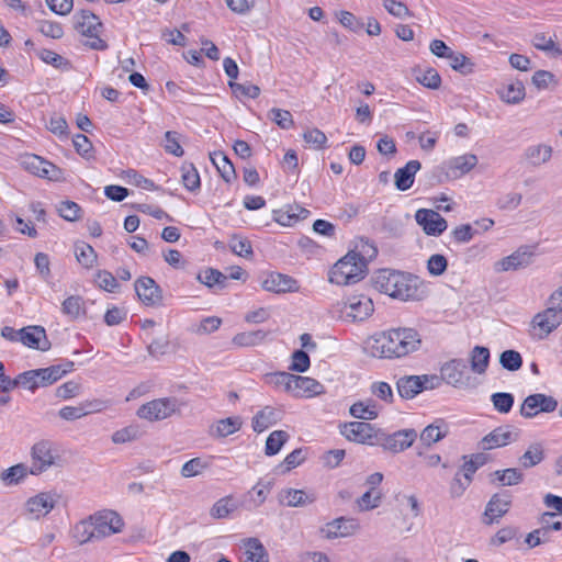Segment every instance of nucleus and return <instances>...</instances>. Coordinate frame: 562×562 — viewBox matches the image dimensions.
Listing matches in <instances>:
<instances>
[{
	"label": "nucleus",
	"mask_w": 562,
	"mask_h": 562,
	"mask_svg": "<svg viewBox=\"0 0 562 562\" xmlns=\"http://www.w3.org/2000/svg\"><path fill=\"white\" fill-rule=\"evenodd\" d=\"M422 335L413 327H397L372 334L364 341V351L378 359H401L422 348Z\"/></svg>",
	"instance_id": "nucleus-1"
},
{
	"label": "nucleus",
	"mask_w": 562,
	"mask_h": 562,
	"mask_svg": "<svg viewBox=\"0 0 562 562\" xmlns=\"http://www.w3.org/2000/svg\"><path fill=\"white\" fill-rule=\"evenodd\" d=\"M378 254L375 246L361 239L355 249L348 251L329 271V282L337 285H349L362 280L367 273L368 261Z\"/></svg>",
	"instance_id": "nucleus-2"
},
{
	"label": "nucleus",
	"mask_w": 562,
	"mask_h": 562,
	"mask_svg": "<svg viewBox=\"0 0 562 562\" xmlns=\"http://www.w3.org/2000/svg\"><path fill=\"white\" fill-rule=\"evenodd\" d=\"M418 279L409 273L380 269L372 276V284L379 292L402 301L414 300L418 295Z\"/></svg>",
	"instance_id": "nucleus-3"
},
{
	"label": "nucleus",
	"mask_w": 562,
	"mask_h": 562,
	"mask_svg": "<svg viewBox=\"0 0 562 562\" xmlns=\"http://www.w3.org/2000/svg\"><path fill=\"white\" fill-rule=\"evenodd\" d=\"M374 311L373 302L363 294H355L336 302L330 307L333 317L348 323L363 322Z\"/></svg>",
	"instance_id": "nucleus-4"
},
{
	"label": "nucleus",
	"mask_w": 562,
	"mask_h": 562,
	"mask_svg": "<svg viewBox=\"0 0 562 562\" xmlns=\"http://www.w3.org/2000/svg\"><path fill=\"white\" fill-rule=\"evenodd\" d=\"M74 26L87 40L85 45L91 49L103 50L108 47L105 41L100 37L102 23L100 19L89 10H81L74 15Z\"/></svg>",
	"instance_id": "nucleus-5"
},
{
	"label": "nucleus",
	"mask_w": 562,
	"mask_h": 562,
	"mask_svg": "<svg viewBox=\"0 0 562 562\" xmlns=\"http://www.w3.org/2000/svg\"><path fill=\"white\" fill-rule=\"evenodd\" d=\"M179 411L178 400L175 397H161L143 404L137 409V416L149 422L166 419Z\"/></svg>",
	"instance_id": "nucleus-6"
},
{
	"label": "nucleus",
	"mask_w": 562,
	"mask_h": 562,
	"mask_svg": "<svg viewBox=\"0 0 562 562\" xmlns=\"http://www.w3.org/2000/svg\"><path fill=\"white\" fill-rule=\"evenodd\" d=\"M379 429L374 425L366 422H350L341 426V435L349 441L376 446Z\"/></svg>",
	"instance_id": "nucleus-7"
},
{
	"label": "nucleus",
	"mask_w": 562,
	"mask_h": 562,
	"mask_svg": "<svg viewBox=\"0 0 562 562\" xmlns=\"http://www.w3.org/2000/svg\"><path fill=\"white\" fill-rule=\"evenodd\" d=\"M417 438L415 429H402L393 434H386L379 429L376 446L392 453H398L408 449Z\"/></svg>",
	"instance_id": "nucleus-8"
},
{
	"label": "nucleus",
	"mask_w": 562,
	"mask_h": 562,
	"mask_svg": "<svg viewBox=\"0 0 562 562\" xmlns=\"http://www.w3.org/2000/svg\"><path fill=\"white\" fill-rule=\"evenodd\" d=\"M98 540L122 531L124 522L113 510H102L90 516Z\"/></svg>",
	"instance_id": "nucleus-9"
},
{
	"label": "nucleus",
	"mask_w": 562,
	"mask_h": 562,
	"mask_svg": "<svg viewBox=\"0 0 562 562\" xmlns=\"http://www.w3.org/2000/svg\"><path fill=\"white\" fill-rule=\"evenodd\" d=\"M558 408V401L543 393L528 395L521 406L520 415L525 418H533L539 413H552Z\"/></svg>",
	"instance_id": "nucleus-10"
},
{
	"label": "nucleus",
	"mask_w": 562,
	"mask_h": 562,
	"mask_svg": "<svg viewBox=\"0 0 562 562\" xmlns=\"http://www.w3.org/2000/svg\"><path fill=\"white\" fill-rule=\"evenodd\" d=\"M535 249L531 246H521L513 254L494 263L496 272L516 271L532 263Z\"/></svg>",
	"instance_id": "nucleus-11"
},
{
	"label": "nucleus",
	"mask_w": 562,
	"mask_h": 562,
	"mask_svg": "<svg viewBox=\"0 0 562 562\" xmlns=\"http://www.w3.org/2000/svg\"><path fill=\"white\" fill-rule=\"evenodd\" d=\"M442 379L450 385L458 389L473 386L472 378L463 360H452L441 368Z\"/></svg>",
	"instance_id": "nucleus-12"
},
{
	"label": "nucleus",
	"mask_w": 562,
	"mask_h": 562,
	"mask_svg": "<svg viewBox=\"0 0 562 562\" xmlns=\"http://www.w3.org/2000/svg\"><path fill=\"white\" fill-rule=\"evenodd\" d=\"M477 161L474 154H464L446 160L441 165V170L448 179L457 180L469 173L477 165Z\"/></svg>",
	"instance_id": "nucleus-13"
},
{
	"label": "nucleus",
	"mask_w": 562,
	"mask_h": 562,
	"mask_svg": "<svg viewBox=\"0 0 562 562\" xmlns=\"http://www.w3.org/2000/svg\"><path fill=\"white\" fill-rule=\"evenodd\" d=\"M561 323L562 312L552 304L542 312L537 313L531 321L533 329H538L540 331L541 338L555 330Z\"/></svg>",
	"instance_id": "nucleus-14"
},
{
	"label": "nucleus",
	"mask_w": 562,
	"mask_h": 562,
	"mask_svg": "<svg viewBox=\"0 0 562 562\" xmlns=\"http://www.w3.org/2000/svg\"><path fill=\"white\" fill-rule=\"evenodd\" d=\"M415 220L429 236H439L448 227L447 221L438 212L429 209H419L415 213Z\"/></svg>",
	"instance_id": "nucleus-15"
},
{
	"label": "nucleus",
	"mask_w": 562,
	"mask_h": 562,
	"mask_svg": "<svg viewBox=\"0 0 562 562\" xmlns=\"http://www.w3.org/2000/svg\"><path fill=\"white\" fill-rule=\"evenodd\" d=\"M360 528L359 522L355 518L339 517L321 528V533L326 539H337L352 536Z\"/></svg>",
	"instance_id": "nucleus-16"
},
{
	"label": "nucleus",
	"mask_w": 562,
	"mask_h": 562,
	"mask_svg": "<svg viewBox=\"0 0 562 562\" xmlns=\"http://www.w3.org/2000/svg\"><path fill=\"white\" fill-rule=\"evenodd\" d=\"M22 165L31 173L49 180H58L61 173L59 168L37 155L24 156Z\"/></svg>",
	"instance_id": "nucleus-17"
},
{
	"label": "nucleus",
	"mask_w": 562,
	"mask_h": 562,
	"mask_svg": "<svg viewBox=\"0 0 562 562\" xmlns=\"http://www.w3.org/2000/svg\"><path fill=\"white\" fill-rule=\"evenodd\" d=\"M432 375H405L397 380L396 387L402 398L411 400L427 389V383L436 380Z\"/></svg>",
	"instance_id": "nucleus-18"
},
{
	"label": "nucleus",
	"mask_w": 562,
	"mask_h": 562,
	"mask_svg": "<svg viewBox=\"0 0 562 562\" xmlns=\"http://www.w3.org/2000/svg\"><path fill=\"white\" fill-rule=\"evenodd\" d=\"M512 505L510 496L507 493L494 494L486 504L484 512V524L492 525L505 516Z\"/></svg>",
	"instance_id": "nucleus-19"
},
{
	"label": "nucleus",
	"mask_w": 562,
	"mask_h": 562,
	"mask_svg": "<svg viewBox=\"0 0 562 562\" xmlns=\"http://www.w3.org/2000/svg\"><path fill=\"white\" fill-rule=\"evenodd\" d=\"M31 456L32 465L30 468V474L37 475L54 464L55 458L48 441L36 442L32 447Z\"/></svg>",
	"instance_id": "nucleus-20"
},
{
	"label": "nucleus",
	"mask_w": 562,
	"mask_h": 562,
	"mask_svg": "<svg viewBox=\"0 0 562 562\" xmlns=\"http://www.w3.org/2000/svg\"><path fill=\"white\" fill-rule=\"evenodd\" d=\"M261 286L263 290L273 293L297 292L300 289L294 278L279 272L268 273L262 279Z\"/></svg>",
	"instance_id": "nucleus-21"
},
{
	"label": "nucleus",
	"mask_w": 562,
	"mask_h": 562,
	"mask_svg": "<svg viewBox=\"0 0 562 562\" xmlns=\"http://www.w3.org/2000/svg\"><path fill=\"white\" fill-rule=\"evenodd\" d=\"M55 504L56 499L53 494L42 492L26 501L25 512L31 518L38 519L49 514Z\"/></svg>",
	"instance_id": "nucleus-22"
},
{
	"label": "nucleus",
	"mask_w": 562,
	"mask_h": 562,
	"mask_svg": "<svg viewBox=\"0 0 562 562\" xmlns=\"http://www.w3.org/2000/svg\"><path fill=\"white\" fill-rule=\"evenodd\" d=\"M138 299L146 305H155L161 299L159 285L150 277H142L135 281Z\"/></svg>",
	"instance_id": "nucleus-23"
},
{
	"label": "nucleus",
	"mask_w": 562,
	"mask_h": 562,
	"mask_svg": "<svg viewBox=\"0 0 562 562\" xmlns=\"http://www.w3.org/2000/svg\"><path fill=\"white\" fill-rule=\"evenodd\" d=\"M517 438L518 434L513 431L509 426H502L487 434L482 439L481 445L484 450H491L507 446L516 441Z\"/></svg>",
	"instance_id": "nucleus-24"
},
{
	"label": "nucleus",
	"mask_w": 562,
	"mask_h": 562,
	"mask_svg": "<svg viewBox=\"0 0 562 562\" xmlns=\"http://www.w3.org/2000/svg\"><path fill=\"white\" fill-rule=\"evenodd\" d=\"M20 341L29 348L42 351H46L50 347L46 331L41 326H27L22 328Z\"/></svg>",
	"instance_id": "nucleus-25"
},
{
	"label": "nucleus",
	"mask_w": 562,
	"mask_h": 562,
	"mask_svg": "<svg viewBox=\"0 0 562 562\" xmlns=\"http://www.w3.org/2000/svg\"><path fill=\"white\" fill-rule=\"evenodd\" d=\"M74 370V362L66 361L64 363L54 364L47 368L36 369L38 374V383L40 387L48 386L59 379H61L67 373Z\"/></svg>",
	"instance_id": "nucleus-26"
},
{
	"label": "nucleus",
	"mask_w": 562,
	"mask_h": 562,
	"mask_svg": "<svg viewBox=\"0 0 562 562\" xmlns=\"http://www.w3.org/2000/svg\"><path fill=\"white\" fill-rule=\"evenodd\" d=\"M281 416L282 413L280 409L271 406H265L252 417L251 426L254 431H265L269 427L276 425L281 419Z\"/></svg>",
	"instance_id": "nucleus-27"
},
{
	"label": "nucleus",
	"mask_w": 562,
	"mask_h": 562,
	"mask_svg": "<svg viewBox=\"0 0 562 562\" xmlns=\"http://www.w3.org/2000/svg\"><path fill=\"white\" fill-rule=\"evenodd\" d=\"M323 385L310 376L294 375L293 397H312L323 393Z\"/></svg>",
	"instance_id": "nucleus-28"
},
{
	"label": "nucleus",
	"mask_w": 562,
	"mask_h": 562,
	"mask_svg": "<svg viewBox=\"0 0 562 562\" xmlns=\"http://www.w3.org/2000/svg\"><path fill=\"white\" fill-rule=\"evenodd\" d=\"M422 165L418 160H409L404 167L398 168L394 175L395 186L400 191L408 190L415 179V175Z\"/></svg>",
	"instance_id": "nucleus-29"
},
{
	"label": "nucleus",
	"mask_w": 562,
	"mask_h": 562,
	"mask_svg": "<svg viewBox=\"0 0 562 562\" xmlns=\"http://www.w3.org/2000/svg\"><path fill=\"white\" fill-rule=\"evenodd\" d=\"M279 501L281 504L289 507H302L312 504L315 497L302 490L285 488L280 492Z\"/></svg>",
	"instance_id": "nucleus-30"
},
{
	"label": "nucleus",
	"mask_w": 562,
	"mask_h": 562,
	"mask_svg": "<svg viewBox=\"0 0 562 562\" xmlns=\"http://www.w3.org/2000/svg\"><path fill=\"white\" fill-rule=\"evenodd\" d=\"M243 548L245 549V557L241 562H268V553L263 544L257 538L244 539Z\"/></svg>",
	"instance_id": "nucleus-31"
},
{
	"label": "nucleus",
	"mask_w": 562,
	"mask_h": 562,
	"mask_svg": "<svg viewBox=\"0 0 562 562\" xmlns=\"http://www.w3.org/2000/svg\"><path fill=\"white\" fill-rule=\"evenodd\" d=\"M349 412L357 419L372 420L379 416L380 406L373 400L359 401L350 406Z\"/></svg>",
	"instance_id": "nucleus-32"
},
{
	"label": "nucleus",
	"mask_w": 562,
	"mask_h": 562,
	"mask_svg": "<svg viewBox=\"0 0 562 562\" xmlns=\"http://www.w3.org/2000/svg\"><path fill=\"white\" fill-rule=\"evenodd\" d=\"M448 431V425L442 419H438L422 431L420 441L426 446H431L445 438Z\"/></svg>",
	"instance_id": "nucleus-33"
},
{
	"label": "nucleus",
	"mask_w": 562,
	"mask_h": 562,
	"mask_svg": "<svg viewBox=\"0 0 562 562\" xmlns=\"http://www.w3.org/2000/svg\"><path fill=\"white\" fill-rule=\"evenodd\" d=\"M310 211L300 205H290L285 211L276 213L274 220L282 226H293L300 220H305Z\"/></svg>",
	"instance_id": "nucleus-34"
},
{
	"label": "nucleus",
	"mask_w": 562,
	"mask_h": 562,
	"mask_svg": "<svg viewBox=\"0 0 562 562\" xmlns=\"http://www.w3.org/2000/svg\"><path fill=\"white\" fill-rule=\"evenodd\" d=\"M238 501L233 495H227L214 503L210 515L214 519L227 518L232 513L239 508Z\"/></svg>",
	"instance_id": "nucleus-35"
},
{
	"label": "nucleus",
	"mask_w": 562,
	"mask_h": 562,
	"mask_svg": "<svg viewBox=\"0 0 562 562\" xmlns=\"http://www.w3.org/2000/svg\"><path fill=\"white\" fill-rule=\"evenodd\" d=\"M71 536L79 546L98 540L90 517L77 522L72 528Z\"/></svg>",
	"instance_id": "nucleus-36"
},
{
	"label": "nucleus",
	"mask_w": 562,
	"mask_h": 562,
	"mask_svg": "<svg viewBox=\"0 0 562 562\" xmlns=\"http://www.w3.org/2000/svg\"><path fill=\"white\" fill-rule=\"evenodd\" d=\"M552 156V147L544 144L529 146L525 150V157L532 166H540L550 160Z\"/></svg>",
	"instance_id": "nucleus-37"
},
{
	"label": "nucleus",
	"mask_w": 562,
	"mask_h": 562,
	"mask_svg": "<svg viewBox=\"0 0 562 562\" xmlns=\"http://www.w3.org/2000/svg\"><path fill=\"white\" fill-rule=\"evenodd\" d=\"M213 165L226 182H231L236 178L234 165L222 151H215L210 156Z\"/></svg>",
	"instance_id": "nucleus-38"
},
{
	"label": "nucleus",
	"mask_w": 562,
	"mask_h": 562,
	"mask_svg": "<svg viewBox=\"0 0 562 562\" xmlns=\"http://www.w3.org/2000/svg\"><path fill=\"white\" fill-rule=\"evenodd\" d=\"M268 333L262 329L238 333L233 338V344L238 347H254L262 344Z\"/></svg>",
	"instance_id": "nucleus-39"
},
{
	"label": "nucleus",
	"mask_w": 562,
	"mask_h": 562,
	"mask_svg": "<svg viewBox=\"0 0 562 562\" xmlns=\"http://www.w3.org/2000/svg\"><path fill=\"white\" fill-rule=\"evenodd\" d=\"M499 98L508 104L520 103L526 95L522 82L516 81L498 90Z\"/></svg>",
	"instance_id": "nucleus-40"
},
{
	"label": "nucleus",
	"mask_w": 562,
	"mask_h": 562,
	"mask_svg": "<svg viewBox=\"0 0 562 562\" xmlns=\"http://www.w3.org/2000/svg\"><path fill=\"white\" fill-rule=\"evenodd\" d=\"M29 473L30 469L25 464L19 463L2 471L0 480L5 486H12L21 483Z\"/></svg>",
	"instance_id": "nucleus-41"
},
{
	"label": "nucleus",
	"mask_w": 562,
	"mask_h": 562,
	"mask_svg": "<svg viewBox=\"0 0 562 562\" xmlns=\"http://www.w3.org/2000/svg\"><path fill=\"white\" fill-rule=\"evenodd\" d=\"M243 422L239 416L220 419L213 426V431L217 437H227L237 432L241 428Z\"/></svg>",
	"instance_id": "nucleus-42"
},
{
	"label": "nucleus",
	"mask_w": 562,
	"mask_h": 562,
	"mask_svg": "<svg viewBox=\"0 0 562 562\" xmlns=\"http://www.w3.org/2000/svg\"><path fill=\"white\" fill-rule=\"evenodd\" d=\"M490 362V350L486 347L476 346L471 352V369L477 374L485 373Z\"/></svg>",
	"instance_id": "nucleus-43"
},
{
	"label": "nucleus",
	"mask_w": 562,
	"mask_h": 562,
	"mask_svg": "<svg viewBox=\"0 0 562 562\" xmlns=\"http://www.w3.org/2000/svg\"><path fill=\"white\" fill-rule=\"evenodd\" d=\"M532 45L544 53H548L552 56H560L562 50L555 44L552 36H549L544 33H537L532 37Z\"/></svg>",
	"instance_id": "nucleus-44"
},
{
	"label": "nucleus",
	"mask_w": 562,
	"mask_h": 562,
	"mask_svg": "<svg viewBox=\"0 0 562 562\" xmlns=\"http://www.w3.org/2000/svg\"><path fill=\"white\" fill-rule=\"evenodd\" d=\"M544 458V450L541 443H533L528 447L526 452L520 457V464L525 469L539 464Z\"/></svg>",
	"instance_id": "nucleus-45"
},
{
	"label": "nucleus",
	"mask_w": 562,
	"mask_h": 562,
	"mask_svg": "<svg viewBox=\"0 0 562 562\" xmlns=\"http://www.w3.org/2000/svg\"><path fill=\"white\" fill-rule=\"evenodd\" d=\"M181 179H182L183 186L189 191H195V190L200 189V186H201L200 175H199L196 168L192 164L184 162L181 166Z\"/></svg>",
	"instance_id": "nucleus-46"
},
{
	"label": "nucleus",
	"mask_w": 562,
	"mask_h": 562,
	"mask_svg": "<svg viewBox=\"0 0 562 562\" xmlns=\"http://www.w3.org/2000/svg\"><path fill=\"white\" fill-rule=\"evenodd\" d=\"M289 434L284 430H274L272 431L266 441L265 453L267 456L277 454L283 447V445L288 441Z\"/></svg>",
	"instance_id": "nucleus-47"
},
{
	"label": "nucleus",
	"mask_w": 562,
	"mask_h": 562,
	"mask_svg": "<svg viewBox=\"0 0 562 562\" xmlns=\"http://www.w3.org/2000/svg\"><path fill=\"white\" fill-rule=\"evenodd\" d=\"M493 476L496 477V481L502 486L517 485L522 481V473L515 468L497 470L493 473Z\"/></svg>",
	"instance_id": "nucleus-48"
},
{
	"label": "nucleus",
	"mask_w": 562,
	"mask_h": 562,
	"mask_svg": "<svg viewBox=\"0 0 562 562\" xmlns=\"http://www.w3.org/2000/svg\"><path fill=\"white\" fill-rule=\"evenodd\" d=\"M75 254L78 262L85 268H91L97 260V254L92 246L80 243L75 246Z\"/></svg>",
	"instance_id": "nucleus-49"
},
{
	"label": "nucleus",
	"mask_w": 562,
	"mask_h": 562,
	"mask_svg": "<svg viewBox=\"0 0 562 562\" xmlns=\"http://www.w3.org/2000/svg\"><path fill=\"white\" fill-rule=\"evenodd\" d=\"M37 56L44 63L52 65L57 69L69 70L71 68L70 63L66 58L50 49L43 48L37 53Z\"/></svg>",
	"instance_id": "nucleus-50"
},
{
	"label": "nucleus",
	"mask_w": 562,
	"mask_h": 562,
	"mask_svg": "<svg viewBox=\"0 0 562 562\" xmlns=\"http://www.w3.org/2000/svg\"><path fill=\"white\" fill-rule=\"evenodd\" d=\"M198 280L209 288L214 285L224 288L227 277L216 269H206L198 274Z\"/></svg>",
	"instance_id": "nucleus-51"
},
{
	"label": "nucleus",
	"mask_w": 562,
	"mask_h": 562,
	"mask_svg": "<svg viewBox=\"0 0 562 562\" xmlns=\"http://www.w3.org/2000/svg\"><path fill=\"white\" fill-rule=\"evenodd\" d=\"M448 59H449L450 66L454 70H457L463 75H469L473 71L474 64L471 61L470 58L465 57L464 55H462L460 53H454L453 50L449 52Z\"/></svg>",
	"instance_id": "nucleus-52"
},
{
	"label": "nucleus",
	"mask_w": 562,
	"mask_h": 562,
	"mask_svg": "<svg viewBox=\"0 0 562 562\" xmlns=\"http://www.w3.org/2000/svg\"><path fill=\"white\" fill-rule=\"evenodd\" d=\"M514 395L506 392H497L491 395V402L501 414H507L512 411L514 405Z\"/></svg>",
	"instance_id": "nucleus-53"
},
{
	"label": "nucleus",
	"mask_w": 562,
	"mask_h": 562,
	"mask_svg": "<svg viewBox=\"0 0 562 562\" xmlns=\"http://www.w3.org/2000/svg\"><path fill=\"white\" fill-rule=\"evenodd\" d=\"M268 117L282 130H290L294 126L292 114L288 110L273 108L269 111Z\"/></svg>",
	"instance_id": "nucleus-54"
},
{
	"label": "nucleus",
	"mask_w": 562,
	"mask_h": 562,
	"mask_svg": "<svg viewBox=\"0 0 562 562\" xmlns=\"http://www.w3.org/2000/svg\"><path fill=\"white\" fill-rule=\"evenodd\" d=\"M499 363L508 371H517L522 366V358L516 350H505L499 356Z\"/></svg>",
	"instance_id": "nucleus-55"
},
{
	"label": "nucleus",
	"mask_w": 562,
	"mask_h": 562,
	"mask_svg": "<svg viewBox=\"0 0 562 562\" xmlns=\"http://www.w3.org/2000/svg\"><path fill=\"white\" fill-rule=\"evenodd\" d=\"M83 302L79 295L68 296L61 304V312L71 317L77 318L82 312Z\"/></svg>",
	"instance_id": "nucleus-56"
},
{
	"label": "nucleus",
	"mask_w": 562,
	"mask_h": 562,
	"mask_svg": "<svg viewBox=\"0 0 562 562\" xmlns=\"http://www.w3.org/2000/svg\"><path fill=\"white\" fill-rule=\"evenodd\" d=\"M270 488V483L259 482L248 492L252 507L257 508L266 502Z\"/></svg>",
	"instance_id": "nucleus-57"
},
{
	"label": "nucleus",
	"mask_w": 562,
	"mask_h": 562,
	"mask_svg": "<svg viewBox=\"0 0 562 562\" xmlns=\"http://www.w3.org/2000/svg\"><path fill=\"white\" fill-rule=\"evenodd\" d=\"M522 195L520 193L507 192L497 199L496 206L502 211H513L520 205Z\"/></svg>",
	"instance_id": "nucleus-58"
},
{
	"label": "nucleus",
	"mask_w": 562,
	"mask_h": 562,
	"mask_svg": "<svg viewBox=\"0 0 562 562\" xmlns=\"http://www.w3.org/2000/svg\"><path fill=\"white\" fill-rule=\"evenodd\" d=\"M38 31L46 37L59 40L64 36L63 25L58 22L42 20L38 22Z\"/></svg>",
	"instance_id": "nucleus-59"
},
{
	"label": "nucleus",
	"mask_w": 562,
	"mask_h": 562,
	"mask_svg": "<svg viewBox=\"0 0 562 562\" xmlns=\"http://www.w3.org/2000/svg\"><path fill=\"white\" fill-rule=\"evenodd\" d=\"M139 429L137 426L130 425L122 429H119L113 432L112 441L114 443H126L130 441H134L139 437Z\"/></svg>",
	"instance_id": "nucleus-60"
},
{
	"label": "nucleus",
	"mask_w": 562,
	"mask_h": 562,
	"mask_svg": "<svg viewBox=\"0 0 562 562\" xmlns=\"http://www.w3.org/2000/svg\"><path fill=\"white\" fill-rule=\"evenodd\" d=\"M94 281L100 289L106 292H115L119 288L116 278L109 271H98Z\"/></svg>",
	"instance_id": "nucleus-61"
},
{
	"label": "nucleus",
	"mask_w": 562,
	"mask_h": 562,
	"mask_svg": "<svg viewBox=\"0 0 562 562\" xmlns=\"http://www.w3.org/2000/svg\"><path fill=\"white\" fill-rule=\"evenodd\" d=\"M381 493L370 488L358 501V506L361 510L374 509L380 505Z\"/></svg>",
	"instance_id": "nucleus-62"
},
{
	"label": "nucleus",
	"mask_w": 562,
	"mask_h": 562,
	"mask_svg": "<svg viewBox=\"0 0 562 562\" xmlns=\"http://www.w3.org/2000/svg\"><path fill=\"white\" fill-rule=\"evenodd\" d=\"M206 468L207 463L202 461V459L193 458L182 465L180 473L183 477H193L202 473Z\"/></svg>",
	"instance_id": "nucleus-63"
},
{
	"label": "nucleus",
	"mask_w": 562,
	"mask_h": 562,
	"mask_svg": "<svg viewBox=\"0 0 562 562\" xmlns=\"http://www.w3.org/2000/svg\"><path fill=\"white\" fill-rule=\"evenodd\" d=\"M448 261L443 255H431L427 261V269L431 276L438 277L447 270Z\"/></svg>",
	"instance_id": "nucleus-64"
}]
</instances>
